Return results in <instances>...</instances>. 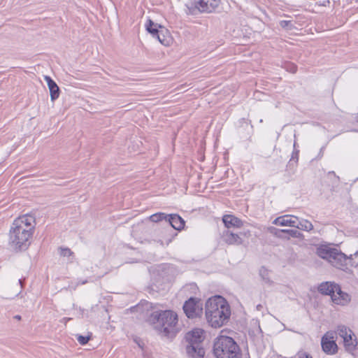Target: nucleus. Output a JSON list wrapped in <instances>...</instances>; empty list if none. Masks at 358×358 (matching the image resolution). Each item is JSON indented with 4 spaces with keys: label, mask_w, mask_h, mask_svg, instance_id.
<instances>
[{
    "label": "nucleus",
    "mask_w": 358,
    "mask_h": 358,
    "mask_svg": "<svg viewBox=\"0 0 358 358\" xmlns=\"http://www.w3.org/2000/svg\"><path fill=\"white\" fill-rule=\"evenodd\" d=\"M222 238L229 245H241L243 243L242 238L238 234L234 233L229 229L223 231Z\"/></svg>",
    "instance_id": "nucleus-13"
},
{
    "label": "nucleus",
    "mask_w": 358,
    "mask_h": 358,
    "mask_svg": "<svg viewBox=\"0 0 358 358\" xmlns=\"http://www.w3.org/2000/svg\"><path fill=\"white\" fill-rule=\"evenodd\" d=\"M334 291V295L331 296V300L334 303L345 306L350 301L351 296L348 293L343 292L338 284Z\"/></svg>",
    "instance_id": "nucleus-10"
},
{
    "label": "nucleus",
    "mask_w": 358,
    "mask_h": 358,
    "mask_svg": "<svg viewBox=\"0 0 358 358\" xmlns=\"http://www.w3.org/2000/svg\"><path fill=\"white\" fill-rule=\"evenodd\" d=\"M333 257L331 258L329 262L335 267L336 268H342L346 265V261L348 259L347 256L341 252V251H338L337 249L335 251V253H334Z\"/></svg>",
    "instance_id": "nucleus-16"
},
{
    "label": "nucleus",
    "mask_w": 358,
    "mask_h": 358,
    "mask_svg": "<svg viewBox=\"0 0 358 358\" xmlns=\"http://www.w3.org/2000/svg\"><path fill=\"white\" fill-rule=\"evenodd\" d=\"M203 331L200 329L189 331L185 335V340L189 345H201L203 341Z\"/></svg>",
    "instance_id": "nucleus-11"
},
{
    "label": "nucleus",
    "mask_w": 358,
    "mask_h": 358,
    "mask_svg": "<svg viewBox=\"0 0 358 358\" xmlns=\"http://www.w3.org/2000/svg\"><path fill=\"white\" fill-rule=\"evenodd\" d=\"M44 80L47 83L48 87L50 90V99L52 101H55L58 99L60 90L57 84L48 76H44Z\"/></svg>",
    "instance_id": "nucleus-15"
},
{
    "label": "nucleus",
    "mask_w": 358,
    "mask_h": 358,
    "mask_svg": "<svg viewBox=\"0 0 358 358\" xmlns=\"http://www.w3.org/2000/svg\"><path fill=\"white\" fill-rule=\"evenodd\" d=\"M292 73H295L296 71V66L294 65H291V68L289 70Z\"/></svg>",
    "instance_id": "nucleus-32"
},
{
    "label": "nucleus",
    "mask_w": 358,
    "mask_h": 358,
    "mask_svg": "<svg viewBox=\"0 0 358 358\" xmlns=\"http://www.w3.org/2000/svg\"><path fill=\"white\" fill-rule=\"evenodd\" d=\"M280 25L282 28L287 30H291L294 28L292 22L290 20H282L280 22Z\"/></svg>",
    "instance_id": "nucleus-27"
},
{
    "label": "nucleus",
    "mask_w": 358,
    "mask_h": 358,
    "mask_svg": "<svg viewBox=\"0 0 358 358\" xmlns=\"http://www.w3.org/2000/svg\"><path fill=\"white\" fill-rule=\"evenodd\" d=\"M354 256L358 257V250L354 254Z\"/></svg>",
    "instance_id": "nucleus-34"
},
{
    "label": "nucleus",
    "mask_w": 358,
    "mask_h": 358,
    "mask_svg": "<svg viewBox=\"0 0 358 358\" xmlns=\"http://www.w3.org/2000/svg\"><path fill=\"white\" fill-rule=\"evenodd\" d=\"M186 352L189 358H203L205 350L201 345H189L186 347Z\"/></svg>",
    "instance_id": "nucleus-17"
},
{
    "label": "nucleus",
    "mask_w": 358,
    "mask_h": 358,
    "mask_svg": "<svg viewBox=\"0 0 358 358\" xmlns=\"http://www.w3.org/2000/svg\"><path fill=\"white\" fill-rule=\"evenodd\" d=\"M357 120H358V115H357Z\"/></svg>",
    "instance_id": "nucleus-38"
},
{
    "label": "nucleus",
    "mask_w": 358,
    "mask_h": 358,
    "mask_svg": "<svg viewBox=\"0 0 358 358\" xmlns=\"http://www.w3.org/2000/svg\"><path fill=\"white\" fill-rule=\"evenodd\" d=\"M145 29L154 38H157L162 44L165 45H168L169 41L166 38V36L163 35L164 38H161V34H162L163 31H165V33L168 32L164 27L155 23L152 20L149 19L145 24Z\"/></svg>",
    "instance_id": "nucleus-8"
},
{
    "label": "nucleus",
    "mask_w": 358,
    "mask_h": 358,
    "mask_svg": "<svg viewBox=\"0 0 358 358\" xmlns=\"http://www.w3.org/2000/svg\"><path fill=\"white\" fill-rule=\"evenodd\" d=\"M21 294V290L19 292V293L17 294V296H19Z\"/></svg>",
    "instance_id": "nucleus-37"
},
{
    "label": "nucleus",
    "mask_w": 358,
    "mask_h": 358,
    "mask_svg": "<svg viewBox=\"0 0 358 358\" xmlns=\"http://www.w3.org/2000/svg\"><path fill=\"white\" fill-rule=\"evenodd\" d=\"M18 282H19V284H20L21 289H22L23 288V287H24V279H20L18 280Z\"/></svg>",
    "instance_id": "nucleus-31"
},
{
    "label": "nucleus",
    "mask_w": 358,
    "mask_h": 358,
    "mask_svg": "<svg viewBox=\"0 0 358 358\" xmlns=\"http://www.w3.org/2000/svg\"><path fill=\"white\" fill-rule=\"evenodd\" d=\"M262 308V306H261V305H258V306H257V310H260V308Z\"/></svg>",
    "instance_id": "nucleus-36"
},
{
    "label": "nucleus",
    "mask_w": 358,
    "mask_h": 358,
    "mask_svg": "<svg viewBox=\"0 0 358 358\" xmlns=\"http://www.w3.org/2000/svg\"><path fill=\"white\" fill-rule=\"evenodd\" d=\"M167 215H168L164 213H157L150 216V220L153 222H158L160 221H164L166 222Z\"/></svg>",
    "instance_id": "nucleus-23"
},
{
    "label": "nucleus",
    "mask_w": 358,
    "mask_h": 358,
    "mask_svg": "<svg viewBox=\"0 0 358 358\" xmlns=\"http://www.w3.org/2000/svg\"><path fill=\"white\" fill-rule=\"evenodd\" d=\"M273 224L280 226L296 227L298 224V217L292 215H285L275 218Z\"/></svg>",
    "instance_id": "nucleus-12"
},
{
    "label": "nucleus",
    "mask_w": 358,
    "mask_h": 358,
    "mask_svg": "<svg viewBox=\"0 0 358 358\" xmlns=\"http://www.w3.org/2000/svg\"><path fill=\"white\" fill-rule=\"evenodd\" d=\"M231 310L227 301L221 296L210 298L206 303L208 322L215 328L220 327L229 319Z\"/></svg>",
    "instance_id": "nucleus-2"
},
{
    "label": "nucleus",
    "mask_w": 358,
    "mask_h": 358,
    "mask_svg": "<svg viewBox=\"0 0 358 358\" xmlns=\"http://www.w3.org/2000/svg\"><path fill=\"white\" fill-rule=\"evenodd\" d=\"M14 318H15V319H16V320H21V316H20V315H15V316L14 317Z\"/></svg>",
    "instance_id": "nucleus-33"
},
{
    "label": "nucleus",
    "mask_w": 358,
    "mask_h": 358,
    "mask_svg": "<svg viewBox=\"0 0 358 358\" xmlns=\"http://www.w3.org/2000/svg\"><path fill=\"white\" fill-rule=\"evenodd\" d=\"M295 228L309 231L313 229V225L310 221L307 220L302 219L301 220H299V219L298 218V224H296V227Z\"/></svg>",
    "instance_id": "nucleus-21"
},
{
    "label": "nucleus",
    "mask_w": 358,
    "mask_h": 358,
    "mask_svg": "<svg viewBox=\"0 0 358 358\" xmlns=\"http://www.w3.org/2000/svg\"><path fill=\"white\" fill-rule=\"evenodd\" d=\"M91 339V336H82V335H78L77 336V341L80 345H85L88 343V341Z\"/></svg>",
    "instance_id": "nucleus-28"
},
{
    "label": "nucleus",
    "mask_w": 358,
    "mask_h": 358,
    "mask_svg": "<svg viewBox=\"0 0 358 358\" xmlns=\"http://www.w3.org/2000/svg\"><path fill=\"white\" fill-rule=\"evenodd\" d=\"M259 275L266 283L271 284L273 282L269 277V271L265 267H261L259 269Z\"/></svg>",
    "instance_id": "nucleus-25"
},
{
    "label": "nucleus",
    "mask_w": 358,
    "mask_h": 358,
    "mask_svg": "<svg viewBox=\"0 0 358 358\" xmlns=\"http://www.w3.org/2000/svg\"><path fill=\"white\" fill-rule=\"evenodd\" d=\"M184 220L178 214H169L167 215L166 224L178 231L182 230L185 227Z\"/></svg>",
    "instance_id": "nucleus-14"
},
{
    "label": "nucleus",
    "mask_w": 358,
    "mask_h": 358,
    "mask_svg": "<svg viewBox=\"0 0 358 358\" xmlns=\"http://www.w3.org/2000/svg\"><path fill=\"white\" fill-rule=\"evenodd\" d=\"M216 358H241V349L235 341L229 336L217 337L213 345Z\"/></svg>",
    "instance_id": "nucleus-3"
},
{
    "label": "nucleus",
    "mask_w": 358,
    "mask_h": 358,
    "mask_svg": "<svg viewBox=\"0 0 358 358\" xmlns=\"http://www.w3.org/2000/svg\"><path fill=\"white\" fill-rule=\"evenodd\" d=\"M338 284L332 282H324L318 286V292L323 295L331 296L334 295L336 287Z\"/></svg>",
    "instance_id": "nucleus-19"
},
{
    "label": "nucleus",
    "mask_w": 358,
    "mask_h": 358,
    "mask_svg": "<svg viewBox=\"0 0 358 358\" xmlns=\"http://www.w3.org/2000/svg\"><path fill=\"white\" fill-rule=\"evenodd\" d=\"M182 308L188 318L200 317L203 313L202 303L200 299L195 297H190L186 301Z\"/></svg>",
    "instance_id": "nucleus-6"
},
{
    "label": "nucleus",
    "mask_w": 358,
    "mask_h": 358,
    "mask_svg": "<svg viewBox=\"0 0 358 358\" xmlns=\"http://www.w3.org/2000/svg\"><path fill=\"white\" fill-rule=\"evenodd\" d=\"M336 248H332L329 246L322 245L317 249V255L324 259L330 261L331 258L333 257L334 253H335Z\"/></svg>",
    "instance_id": "nucleus-20"
},
{
    "label": "nucleus",
    "mask_w": 358,
    "mask_h": 358,
    "mask_svg": "<svg viewBox=\"0 0 358 358\" xmlns=\"http://www.w3.org/2000/svg\"><path fill=\"white\" fill-rule=\"evenodd\" d=\"M222 222L227 229H229L231 227L241 228L243 224L241 220L232 215H224Z\"/></svg>",
    "instance_id": "nucleus-18"
},
{
    "label": "nucleus",
    "mask_w": 358,
    "mask_h": 358,
    "mask_svg": "<svg viewBox=\"0 0 358 358\" xmlns=\"http://www.w3.org/2000/svg\"><path fill=\"white\" fill-rule=\"evenodd\" d=\"M34 224L35 217L28 214L14 220L9 234V245L14 251H24L29 248L35 228Z\"/></svg>",
    "instance_id": "nucleus-1"
},
{
    "label": "nucleus",
    "mask_w": 358,
    "mask_h": 358,
    "mask_svg": "<svg viewBox=\"0 0 358 358\" xmlns=\"http://www.w3.org/2000/svg\"><path fill=\"white\" fill-rule=\"evenodd\" d=\"M299 150H294L292 152V158L290 159L289 162H288L287 167L294 169L296 166L298 160H299Z\"/></svg>",
    "instance_id": "nucleus-24"
},
{
    "label": "nucleus",
    "mask_w": 358,
    "mask_h": 358,
    "mask_svg": "<svg viewBox=\"0 0 358 358\" xmlns=\"http://www.w3.org/2000/svg\"><path fill=\"white\" fill-rule=\"evenodd\" d=\"M297 358H313L312 356L306 352H299L296 355Z\"/></svg>",
    "instance_id": "nucleus-30"
},
{
    "label": "nucleus",
    "mask_w": 358,
    "mask_h": 358,
    "mask_svg": "<svg viewBox=\"0 0 358 358\" xmlns=\"http://www.w3.org/2000/svg\"><path fill=\"white\" fill-rule=\"evenodd\" d=\"M220 0H194L187 3L186 13L197 15L199 13H212L219 6Z\"/></svg>",
    "instance_id": "nucleus-5"
},
{
    "label": "nucleus",
    "mask_w": 358,
    "mask_h": 358,
    "mask_svg": "<svg viewBox=\"0 0 358 358\" xmlns=\"http://www.w3.org/2000/svg\"><path fill=\"white\" fill-rule=\"evenodd\" d=\"M333 339L334 336H330L329 332L322 338L321 345L324 352L330 355H334L337 352L338 346Z\"/></svg>",
    "instance_id": "nucleus-9"
},
{
    "label": "nucleus",
    "mask_w": 358,
    "mask_h": 358,
    "mask_svg": "<svg viewBox=\"0 0 358 358\" xmlns=\"http://www.w3.org/2000/svg\"><path fill=\"white\" fill-rule=\"evenodd\" d=\"M268 230L271 234H274L278 238L289 239V237H286L285 236L282 235L284 234L282 231H281L282 229H278L275 227H270Z\"/></svg>",
    "instance_id": "nucleus-26"
},
{
    "label": "nucleus",
    "mask_w": 358,
    "mask_h": 358,
    "mask_svg": "<svg viewBox=\"0 0 358 358\" xmlns=\"http://www.w3.org/2000/svg\"><path fill=\"white\" fill-rule=\"evenodd\" d=\"M337 332L343 338L346 350L348 351L354 350L357 345V341L356 338H352V336H355L352 331L344 325H340L337 328Z\"/></svg>",
    "instance_id": "nucleus-7"
},
{
    "label": "nucleus",
    "mask_w": 358,
    "mask_h": 358,
    "mask_svg": "<svg viewBox=\"0 0 358 358\" xmlns=\"http://www.w3.org/2000/svg\"><path fill=\"white\" fill-rule=\"evenodd\" d=\"M149 321L157 330L168 336L178 322V315L171 310L155 311L151 313Z\"/></svg>",
    "instance_id": "nucleus-4"
},
{
    "label": "nucleus",
    "mask_w": 358,
    "mask_h": 358,
    "mask_svg": "<svg viewBox=\"0 0 358 358\" xmlns=\"http://www.w3.org/2000/svg\"><path fill=\"white\" fill-rule=\"evenodd\" d=\"M59 254L63 257H70L73 255V252L68 248H59Z\"/></svg>",
    "instance_id": "nucleus-29"
},
{
    "label": "nucleus",
    "mask_w": 358,
    "mask_h": 358,
    "mask_svg": "<svg viewBox=\"0 0 358 358\" xmlns=\"http://www.w3.org/2000/svg\"><path fill=\"white\" fill-rule=\"evenodd\" d=\"M281 231L283 232L284 234H288V236H285L286 237H293V238H297L299 239L303 238V235L301 234L299 231L296 229H284L281 230Z\"/></svg>",
    "instance_id": "nucleus-22"
},
{
    "label": "nucleus",
    "mask_w": 358,
    "mask_h": 358,
    "mask_svg": "<svg viewBox=\"0 0 358 358\" xmlns=\"http://www.w3.org/2000/svg\"><path fill=\"white\" fill-rule=\"evenodd\" d=\"M164 32H165V31H163V32H162V34H161V38H164L163 35L165 36Z\"/></svg>",
    "instance_id": "nucleus-35"
}]
</instances>
